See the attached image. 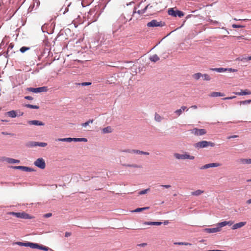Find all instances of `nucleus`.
<instances>
[{"instance_id":"obj_27","label":"nucleus","mask_w":251,"mask_h":251,"mask_svg":"<svg viewBox=\"0 0 251 251\" xmlns=\"http://www.w3.org/2000/svg\"><path fill=\"white\" fill-rule=\"evenodd\" d=\"M134 153L137 154H142V155H149L150 153L148 152H145L143 151H141L138 150H134Z\"/></svg>"},{"instance_id":"obj_50","label":"nucleus","mask_w":251,"mask_h":251,"mask_svg":"<svg viewBox=\"0 0 251 251\" xmlns=\"http://www.w3.org/2000/svg\"><path fill=\"white\" fill-rule=\"evenodd\" d=\"M226 69H227L226 71H228V72H236L237 71V70L230 68H226Z\"/></svg>"},{"instance_id":"obj_63","label":"nucleus","mask_w":251,"mask_h":251,"mask_svg":"<svg viewBox=\"0 0 251 251\" xmlns=\"http://www.w3.org/2000/svg\"><path fill=\"white\" fill-rule=\"evenodd\" d=\"M29 242H24V247H29Z\"/></svg>"},{"instance_id":"obj_14","label":"nucleus","mask_w":251,"mask_h":251,"mask_svg":"<svg viewBox=\"0 0 251 251\" xmlns=\"http://www.w3.org/2000/svg\"><path fill=\"white\" fill-rule=\"evenodd\" d=\"M246 224V222H241L236 224H234L232 226V229L233 230L241 228L244 226Z\"/></svg>"},{"instance_id":"obj_44","label":"nucleus","mask_w":251,"mask_h":251,"mask_svg":"<svg viewBox=\"0 0 251 251\" xmlns=\"http://www.w3.org/2000/svg\"><path fill=\"white\" fill-rule=\"evenodd\" d=\"M36 245L37 243H36L29 242V247L32 249H36Z\"/></svg>"},{"instance_id":"obj_17","label":"nucleus","mask_w":251,"mask_h":251,"mask_svg":"<svg viewBox=\"0 0 251 251\" xmlns=\"http://www.w3.org/2000/svg\"><path fill=\"white\" fill-rule=\"evenodd\" d=\"M203 230L209 233H216L220 231L219 228H218L217 227L214 228H205L203 229Z\"/></svg>"},{"instance_id":"obj_7","label":"nucleus","mask_w":251,"mask_h":251,"mask_svg":"<svg viewBox=\"0 0 251 251\" xmlns=\"http://www.w3.org/2000/svg\"><path fill=\"white\" fill-rule=\"evenodd\" d=\"M191 132L192 134H194L196 136H202L206 133V130L203 128L199 129L197 128H194L191 130Z\"/></svg>"},{"instance_id":"obj_48","label":"nucleus","mask_w":251,"mask_h":251,"mask_svg":"<svg viewBox=\"0 0 251 251\" xmlns=\"http://www.w3.org/2000/svg\"><path fill=\"white\" fill-rule=\"evenodd\" d=\"M43 245H40V244L37 243L36 249L42 250H43Z\"/></svg>"},{"instance_id":"obj_21","label":"nucleus","mask_w":251,"mask_h":251,"mask_svg":"<svg viewBox=\"0 0 251 251\" xmlns=\"http://www.w3.org/2000/svg\"><path fill=\"white\" fill-rule=\"evenodd\" d=\"M225 94L224 93L221 92H213L210 94V96L211 97H222L224 96Z\"/></svg>"},{"instance_id":"obj_39","label":"nucleus","mask_w":251,"mask_h":251,"mask_svg":"<svg viewBox=\"0 0 251 251\" xmlns=\"http://www.w3.org/2000/svg\"><path fill=\"white\" fill-rule=\"evenodd\" d=\"M202 77L203 78V79L204 80L208 81V80H210L211 79L210 76L206 74L202 75Z\"/></svg>"},{"instance_id":"obj_35","label":"nucleus","mask_w":251,"mask_h":251,"mask_svg":"<svg viewBox=\"0 0 251 251\" xmlns=\"http://www.w3.org/2000/svg\"><path fill=\"white\" fill-rule=\"evenodd\" d=\"M148 208H149L148 207H142V208H137L135 209V210H134L133 211H132V212H139L143 211L144 210L147 209Z\"/></svg>"},{"instance_id":"obj_54","label":"nucleus","mask_w":251,"mask_h":251,"mask_svg":"<svg viewBox=\"0 0 251 251\" xmlns=\"http://www.w3.org/2000/svg\"><path fill=\"white\" fill-rule=\"evenodd\" d=\"M182 111H184L185 110H188V109H187V107L185 106H182L181 108H180Z\"/></svg>"},{"instance_id":"obj_8","label":"nucleus","mask_w":251,"mask_h":251,"mask_svg":"<svg viewBox=\"0 0 251 251\" xmlns=\"http://www.w3.org/2000/svg\"><path fill=\"white\" fill-rule=\"evenodd\" d=\"M34 164L37 167L44 169L45 168L46 164L45 160L42 158H38L34 163Z\"/></svg>"},{"instance_id":"obj_36","label":"nucleus","mask_w":251,"mask_h":251,"mask_svg":"<svg viewBox=\"0 0 251 251\" xmlns=\"http://www.w3.org/2000/svg\"><path fill=\"white\" fill-rule=\"evenodd\" d=\"M93 121L94 120L93 119H90L89 120V121H88L87 122L84 123H83L81 126H83V127H86L87 126H88L90 124H92L93 123Z\"/></svg>"},{"instance_id":"obj_61","label":"nucleus","mask_w":251,"mask_h":251,"mask_svg":"<svg viewBox=\"0 0 251 251\" xmlns=\"http://www.w3.org/2000/svg\"><path fill=\"white\" fill-rule=\"evenodd\" d=\"M147 10H149V12H150V14L155 12V11L153 9V6L151 8H150L149 9H148Z\"/></svg>"},{"instance_id":"obj_45","label":"nucleus","mask_w":251,"mask_h":251,"mask_svg":"<svg viewBox=\"0 0 251 251\" xmlns=\"http://www.w3.org/2000/svg\"><path fill=\"white\" fill-rule=\"evenodd\" d=\"M47 144L46 143H44V142H37V146H39V147H45L47 146Z\"/></svg>"},{"instance_id":"obj_18","label":"nucleus","mask_w":251,"mask_h":251,"mask_svg":"<svg viewBox=\"0 0 251 251\" xmlns=\"http://www.w3.org/2000/svg\"><path fill=\"white\" fill-rule=\"evenodd\" d=\"M233 93L236 95L243 96V95H251V92H250L246 89L245 90H241V91L240 92H234Z\"/></svg>"},{"instance_id":"obj_5","label":"nucleus","mask_w":251,"mask_h":251,"mask_svg":"<svg viewBox=\"0 0 251 251\" xmlns=\"http://www.w3.org/2000/svg\"><path fill=\"white\" fill-rule=\"evenodd\" d=\"M165 23L162 21H157L156 20H152L147 24L148 27H162L165 25Z\"/></svg>"},{"instance_id":"obj_20","label":"nucleus","mask_w":251,"mask_h":251,"mask_svg":"<svg viewBox=\"0 0 251 251\" xmlns=\"http://www.w3.org/2000/svg\"><path fill=\"white\" fill-rule=\"evenodd\" d=\"M6 115L11 118H15L17 115V112L15 110L9 111L6 113Z\"/></svg>"},{"instance_id":"obj_32","label":"nucleus","mask_w":251,"mask_h":251,"mask_svg":"<svg viewBox=\"0 0 251 251\" xmlns=\"http://www.w3.org/2000/svg\"><path fill=\"white\" fill-rule=\"evenodd\" d=\"M226 225V221L222 222L221 223H219L217 224V227L219 228V231L221 230V228L222 227H224Z\"/></svg>"},{"instance_id":"obj_19","label":"nucleus","mask_w":251,"mask_h":251,"mask_svg":"<svg viewBox=\"0 0 251 251\" xmlns=\"http://www.w3.org/2000/svg\"><path fill=\"white\" fill-rule=\"evenodd\" d=\"M161 224H162V222H145L144 223V225L149 226H160Z\"/></svg>"},{"instance_id":"obj_15","label":"nucleus","mask_w":251,"mask_h":251,"mask_svg":"<svg viewBox=\"0 0 251 251\" xmlns=\"http://www.w3.org/2000/svg\"><path fill=\"white\" fill-rule=\"evenodd\" d=\"M28 123L29 125H35V126H44L45 124L43 123L41 121H38V120H32V121H28Z\"/></svg>"},{"instance_id":"obj_53","label":"nucleus","mask_w":251,"mask_h":251,"mask_svg":"<svg viewBox=\"0 0 251 251\" xmlns=\"http://www.w3.org/2000/svg\"><path fill=\"white\" fill-rule=\"evenodd\" d=\"M51 215H52V214L51 213H47V214H45L44 215V217L45 218H49V217H51Z\"/></svg>"},{"instance_id":"obj_59","label":"nucleus","mask_w":251,"mask_h":251,"mask_svg":"<svg viewBox=\"0 0 251 251\" xmlns=\"http://www.w3.org/2000/svg\"><path fill=\"white\" fill-rule=\"evenodd\" d=\"M25 99L27 100H32L33 98L29 96L25 97Z\"/></svg>"},{"instance_id":"obj_24","label":"nucleus","mask_w":251,"mask_h":251,"mask_svg":"<svg viewBox=\"0 0 251 251\" xmlns=\"http://www.w3.org/2000/svg\"><path fill=\"white\" fill-rule=\"evenodd\" d=\"M211 70L213 71H215L218 73H222L226 71L227 69L223 68H211Z\"/></svg>"},{"instance_id":"obj_9","label":"nucleus","mask_w":251,"mask_h":251,"mask_svg":"<svg viewBox=\"0 0 251 251\" xmlns=\"http://www.w3.org/2000/svg\"><path fill=\"white\" fill-rule=\"evenodd\" d=\"M66 3L67 4V7H62L60 11H63V14H65L66 13L68 12L69 10L70 11H73L74 10V8H73V7L71 6V2H68L67 0L66 1Z\"/></svg>"},{"instance_id":"obj_52","label":"nucleus","mask_w":251,"mask_h":251,"mask_svg":"<svg viewBox=\"0 0 251 251\" xmlns=\"http://www.w3.org/2000/svg\"><path fill=\"white\" fill-rule=\"evenodd\" d=\"M233 224V222L231 221H226V225L230 226Z\"/></svg>"},{"instance_id":"obj_29","label":"nucleus","mask_w":251,"mask_h":251,"mask_svg":"<svg viewBox=\"0 0 251 251\" xmlns=\"http://www.w3.org/2000/svg\"><path fill=\"white\" fill-rule=\"evenodd\" d=\"M123 166H124L125 167H132V168H140V166L139 165L136 164H123Z\"/></svg>"},{"instance_id":"obj_41","label":"nucleus","mask_w":251,"mask_h":251,"mask_svg":"<svg viewBox=\"0 0 251 251\" xmlns=\"http://www.w3.org/2000/svg\"><path fill=\"white\" fill-rule=\"evenodd\" d=\"M149 190H150L149 189H146L142 190L138 193V194L140 195H144L145 194H147L148 193V192L149 191Z\"/></svg>"},{"instance_id":"obj_38","label":"nucleus","mask_w":251,"mask_h":251,"mask_svg":"<svg viewBox=\"0 0 251 251\" xmlns=\"http://www.w3.org/2000/svg\"><path fill=\"white\" fill-rule=\"evenodd\" d=\"M37 142H30L28 143L27 146L29 147H33L37 146Z\"/></svg>"},{"instance_id":"obj_11","label":"nucleus","mask_w":251,"mask_h":251,"mask_svg":"<svg viewBox=\"0 0 251 251\" xmlns=\"http://www.w3.org/2000/svg\"><path fill=\"white\" fill-rule=\"evenodd\" d=\"M122 25L120 22H116L114 25H113V32H116L118 31L119 30H121L122 28Z\"/></svg>"},{"instance_id":"obj_37","label":"nucleus","mask_w":251,"mask_h":251,"mask_svg":"<svg viewBox=\"0 0 251 251\" xmlns=\"http://www.w3.org/2000/svg\"><path fill=\"white\" fill-rule=\"evenodd\" d=\"M154 119L156 121L160 122L162 120V118L159 114L155 113Z\"/></svg>"},{"instance_id":"obj_31","label":"nucleus","mask_w":251,"mask_h":251,"mask_svg":"<svg viewBox=\"0 0 251 251\" xmlns=\"http://www.w3.org/2000/svg\"><path fill=\"white\" fill-rule=\"evenodd\" d=\"M203 192H204L203 191H202L201 190H197L195 191L192 192L191 195L198 196L201 195Z\"/></svg>"},{"instance_id":"obj_56","label":"nucleus","mask_w":251,"mask_h":251,"mask_svg":"<svg viewBox=\"0 0 251 251\" xmlns=\"http://www.w3.org/2000/svg\"><path fill=\"white\" fill-rule=\"evenodd\" d=\"M147 245V243H141L137 245V246L141 247H144Z\"/></svg>"},{"instance_id":"obj_60","label":"nucleus","mask_w":251,"mask_h":251,"mask_svg":"<svg viewBox=\"0 0 251 251\" xmlns=\"http://www.w3.org/2000/svg\"><path fill=\"white\" fill-rule=\"evenodd\" d=\"M160 186L165 188H169L171 187V185H161Z\"/></svg>"},{"instance_id":"obj_58","label":"nucleus","mask_w":251,"mask_h":251,"mask_svg":"<svg viewBox=\"0 0 251 251\" xmlns=\"http://www.w3.org/2000/svg\"><path fill=\"white\" fill-rule=\"evenodd\" d=\"M237 137H238V135H232V136H228V137H227V138L228 139H231V138H237Z\"/></svg>"},{"instance_id":"obj_28","label":"nucleus","mask_w":251,"mask_h":251,"mask_svg":"<svg viewBox=\"0 0 251 251\" xmlns=\"http://www.w3.org/2000/svg\"><path fill=\"white\" fill-rule=\"evenodd\" d=\"M150 59L152 62H156L159 60V57L156 54H154L150 57Z\"/></svg>"},{"instance_id":"obj_57","label":"nucleus","mask_w":251,"mask_h":251,"mask_svg":"<svg viewBox=\"0 0 251 251\" xmlns=\"http://www.w3.org/2000/svg\"><path fill=\"white\" fill-rule=\"evenodd\" d=\"M235 98H236L235 96L229 97L225 98L223 99V100H231V99H234Z\"/></svg>"},{"instance_id":"obj_49","label":"nucleus","mask_w":251,"mask_h":251,"mask_svg":"<svg viewBox=\"0 0 251 251\" xmlns=\"http://www.w3.org/2000/svg\"><path fill=\"white\" fill-rule=\"evenodd\" d=\"M1 134L4 135H11L13 136L14 134L11 133H8L7 132L3 131L1 132Z\"/></svg>"},{"instance_id":"obj_16","label":"nucleus","mask_w":251,"mask_h":251,"mask_svg":"<svg viewBox=\"0 0 251 251\" xmlns=\"http://www.w3.org/2000/svg\"><path fill=\"white\" fill-rule=\"evenodd\" d=\"M238 162L242 164H251V158H240Z\"/></svg>"},{"instance_id":"obj_2","label":"nucleus","mask_w":251,"mask_h":251,"mask_svg":"<svg viewBox=\"0 0 251 251\" xmlns=\"http://www.w3.org/2000/svg\"><path fill=\"white\" fill-rule=\"evenodd\" d=\"M168 13L169 15L174 17H176L178 16V17L181 18L184 15L182 11L178 10L175 8H169L168 10Z\"/></svg>"},{"instance_id":"obj_46","label":"nucleus","mask_w":251,"mask_h":251,"mask_svg":"<svg viewBox=\"0 0 251 251\" xmlns=\"http://www.w3.org/2000/svg\"><path fill=\"white\" fill-rule=\"evenodd\" d=\"M182 111L180 109H177L175 111V113L177 115V116H179L182 113Z\"/></svg>"},{"instance_id":"obj_30","label":"nucleus","mask_w":251,"mask_h":251,"mask_svg":"<svg viewBox=\"0 0 251 251\" xmlns=\"http://www.w3.org/2000/svg\"><path fill=\"white\" fill-rule=\"evenodd\" d=\"M73 141L86 142L87 141V139L85 138H73Z\"/></svg>"},{"instance_id":"obj_55","label":"nucleus","mask_w":251,"mask_h":251,"mask_svg":"<svg viewBox=\"0 0 251 251\" xmlns=\"http://www.w3.org/2000/svg\"><path fill=\"white\" fill-rule=\"evenodd\" d=\"M13 45H12V44H11L9 46V47H8V49H7V53H8V52L9 51H10V50L13 49Z\"/></svg>"},{"instance_id":"obj_4","label":"nucleus","mask_w":251,"mask_h":251,"mask_svg":"<svg viewBox=\"0 0 251 251\" xmlns=\"http://www.w3.org/2000/svg\"><path fill=\"white\" fill-rule=\"evenodd\" d=\"M8 214L10 215L14 216L17 218H22L24 219H30L31 218V216L25 212H9Z\"/></svg>"},{"instance_id":"obj_34","label":"nucleus","mask_w":251,"mask_h":251,"mask_svg":"<svg viewBox=\"0 0 251 251\" xmlns=\"http://www.w3.org/2000/svg\"><path fill=\"white\" fill-rule=\"evenodd\" d=\"M25 107L29 108H33V109H39V106L37 105H31L30 104H26L25 105Z\"/></svg>"},{"instance_id":"obj_10","label":"nucleus","mask_w":251,"mask_h":251,"mask_svg":"<svg viewBox=\"0 0 251 251\" xmlns=\"http://www.w3.org/2000/svg\"><path fill=\"white\" fill-rule=\"evenodd\" d=\"M1 161H6L7 163L9 164H15V163H20L19 160L11 158L9 157H2L1 159Z\"/></svg>"},{"instance_id":"obj_47","label":"nucleus","mask_w":251,"mask_h":251,"mask_svg":"<svg viewBox=\"0 0 251 251\" xmlns=\"http://www.w3.org/2000/svg\"><path fill=\"white\" fill-rule=\"evenodd\" d=\"M232 27L234 28H236L244 27L245 26L243 25H240L233 24L232 25Z\"/></svg>"},{"instance_id":"obj_26","label":"nucleus","mask_w":251,"mask_h":251,"mask_svg":"<svg viewBox=\"0 0 251 251\" xmlns=\"http://www.w3.org/2000/svg\"><path fill=\"white\" fill-rule=\"evenodd\" d=\"M206 165L207 169L209 168H212V167H219L220 166V164L218 163H209V164H207Z\"/></svg>"},{"instance_id":"obj_40","label":"nucleus","mask_w":251,"mask_h":251,"mask_svg":"<svg viewBox=\"0 0 251 251\" xmlns=\"http://www.w3.org/2000/svg\"><path fill=\"white\" fill-rule=\"evenodd\" d=\"M251 102V100H246L240 101L239 102V103L240 104V105H242V104H249Z\"/></svg>"},{"instance_id":"obj_43","label":"nucleus","mask_w":251,"mask_h":251,"mask_svg":"<svg viewBox=\"0 0 251 251\" xmlns=\"http://www.w3.org/2000/svg\"><path fill=\"white\" fill-rule=\"evenodd\" d=\"M29 49V48L28 47H22L20 50V51L22 52V53H24L25 51H26V50H28Z\"/></svg>"},{"instance_id":"obj_12","label":"nucleus","mask_w":251,"mask_h":251,"mask_svg":"<svg viewBox=\"0 0 251 251\" xmlns=\"http://www.w3.org/2000/svg\"><path fill=\"white\" fill-rule=\"evenodd\" d=\"M12 167L13 168H14V169L21 170H23L25 172H31L33 170V169H32L30 167L22 166H13Z\"/></svg>"},{"instance_id":"obj_6","label":"nucleus","mask_w":251,"mask_h":251,"mask_svg":"<svg viewBox=\"0 0 251 251\" xmlns=\"http://www.w3.org/2000/svg\"><path fill=\"white\" fill-rule=\"evenodd\" d=\"M27 91L35 93H39L41 92H47L48 90V88L46 86L37 87V88H32L29 87L27 89Z\"/></svg>"},{"instance_id":"obj_62","label":"nucleus","mask_w":251,"mask_h":251,"mask_svg":"<svg viewBox=\"0 0 251 251\" xmlns=\"http://www.w3.org/2000/svg\"><path fill=\"white\" fill-rule=\"evenodd\" d=\"M24 242H17L15 244L21 246H24Z\"/></svg>"},{"instance_id":"obj_3","label":"nucleus","mask_w":251,"mask_h":251,"mask_svg":"<svg viewBox=\"0 0 251 251\" xmlns=\"http://www.w3.org/2000/svg\"><path fill=\"white\" fill-rule=\"evenodd\" d=\"M174 156L177 159H181V160H185V159H190V160H193L195 159V156L190 155L188 152H185L184 154H180L178 153H175L174 154Z\"/></svg>"},{"instance_id":"obj_22","label":"nucleus","mask_w":251,"mask_h":251,"mask_svg":"<svg viewBox=\"0 0 251 251\" xmlns=\"http://www.w3.org/2000/svg\"><path fill=\"white\" fill-rule=\"evenodd\" d=\"M55 141L71 142L73 141V138H58L55 140Z\"/></svg>"},{"instance_id":"obj_51","label":"nucleus","mask_w":251,"mask_h":251,"mask_svg":"<svg viewBox=\"0 0 251 251\" xmlns=\"http://www.w3.org/2000/svg\"><path fill=\"white\" fill-rule=\"evenodd\" d=\"M42 250L45 251H48L49 250L52 251L51 249H50L49 247L44 246H43Z\"/></svg>"},{"instance_id":"obj_64","label":"nucleus","mask_w":251,"mask_h":251,"mask_svg":"<svg viewBox=\"0 0 251 251\" xmlns=\"http://www.w3.org/2000/svg\"><path fill=\"white\" fill-rule=\"evenodd\" d=\"M246 203L248 204H251V198L246 201Z\"/></svg>"},{"instance_id":"obj_25","label":"nucleus","mask_w":251,"mask_h":251,"mask_svg":"<svg viewBox=\"0 0 251 251\" xmlns=\"http://www.w3.org/2000/svg\"><path fill=\"white\" fill-rule=\"evenodd\" d=\"M134 149H126L124 150H120V151L121 152H126L128 153H134Z\"/></svg>"},{"instance_id":"obj_1","label":"nucleus","mask_w":251,"mask_h":251,"mask_svg":"<svg viewBox=\"0 0 251 251\" xmlns=\"http://www.w3.org/2000/svg\"><path fill=\"white\" fill-rule=\"evenodd\" d=\"M215 145L214 143L207 141H201L195 143L194 145V147L197 149H200L202 148H206L208 146L214 147Z\"/></svg>"},{"instance_id":"obj_42","label":"nucleus","mask_w":251,"mask_h":251,"mask_svg":"<svg viewBox=\"0 0 251 251\" xmlns=\"http://www.w3.org/2000/svg\"><path fill=\"white\" fill-rule=\"evenodd\" d=\"M77 84H78L79 85H81L82 86H85L90 85L91 84V82H86L77 83Z\"/></svg>"},{"instance_id":"obj_23","label":"nucleus","mask_w":251,"mask_h":251,"mask_svg":"<svg viewBox=\"0 0 251 251\" xmlns=\"http://www.w3.org/2000/svg\"><path fill=\"white\" fill-rule=\"evenodd\" d=\"M112 131V128L110 126H108L102 129V132L103 134L111 133Z\"/></svg>"},{"instance_id":"obj_33","label":"nucleus","mask_w":251,"mask_h":251,"mask_svg":"<svg viewBox=\"0 0 251 251\" xmlns=\"http://www.w3.org/2000/svg\"><path fill=\"white\" fill-rule=\"evenodd\" d=\"M202 74L200 73H196L195 74H194L193 75V77L196 79V80H198L201 77H202Z\"/></svg>"},{"instance_id":"obj_13","label":"nucleus","mask_w":251,"mask_h":251,"mask_svg":"<svg viewBox=\"0 0 251 251\" xmlns=\"http://www.w3.org/2000/svg\"><path fill=\"white\" fill-rule=\"evenodd\" d=\"M152 7V5H151L150 4H148L143 9L138 10L137 11V13L138 14H139V15H142L143 14H144L147 11L148 9H149L150 8H151ZM135 9H136V8H135V10L133 11V13H136Z\"/></svg>"}]
</instances>
